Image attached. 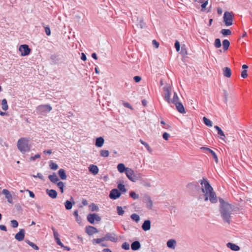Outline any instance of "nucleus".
<instances>
[{
    "label": "nucleus",
    "instance_id": "62",
    "mask_svg": "<svg viewBox=\"0 0 252 252\" xmlns=\"http://www.w3.org/2000/svg\"><path fill=\"white\" fill-rule=\"evenodd\" d=\"M40 157V155L39 154H36L34 156L31 157L30 158L31 160H34L36 158H38Z\"/></svg>",
    "mask_w": 252,
    "mask_h": 252
},
{
    "label": "nucleus",
    "instance_id": "19",
    "mask_svg": "<svg viewBox=\"0 0 252 252\" xmlns=\"http://www.w3.org/2000/svg\"><path fill=\"white\" fill-rule=\"evenodd\" d=\"M142 228L144 231H148L151 228V221L150 220H146L142 225Z\"/></svg>",
    "mask_w": 252,
    "mask_h": 252
},
{
    "label": "nucleus",
    "instance_id": "22",
    "mask_svg": "<svg viewBox=\"0 0 252 252\" xmlns=\"http://www.w3.org/2000/svg\"><path fill=\"white\" fill-rule=\"evenodd\" d=\"M203 148L204 149H205L206 151H208L210 154H211V155L212 156L213 158L214 159L215 161L217 163L218 162V157H217L216 154L215 153V152L214 151H213L211 149H210L209 148H207V147H203Z\"/></svg>",
    "mask_w": 252,
    "mask_h": 252
},
{
    "label": "nucleus",
    "instance_id": "28",
    "mask_svg": "<svg viewBox=\"0 0 252 252\" xmlns=\"http://www.w3.org/2000/svg\"><path fill=\"white\" fill-rule=\"evenodd\" d=\"M127 167H126L125 165L123 163H119L117 166V169L118 170L120 173H124L125 172V173L126 172Z\"/></svg>",
    "mask_w": 252,
    "mask_h": 252
},
{
    "label": "nucleus",
    "instance_id": "52",
    "mask_svg": "<svg viewBox=\"0 0 252 252\" xmlns=\"http://www.w3.org/2000/svg\"><path fill=\"white\" fill-rule=\"evenodd\" d=\"M50 167L52 170H56L58 168V165L56 163L51 162L50 164Z\"/></svg>",
    "mask_w": 252,
    "mask_h": 252
},
{
    "label": "nucleus",
    "instance_id": "35",
    "mask_svg": "<svg viewBox=\"0 0 252 252\" xmlns=\"http://www.w3.org/2000/svg\"><path fill=\"white\" fill-rule=\"evenodd\" d=\"M220 33L223 36H227L231 34V31L229 29H222L220 31Z\"/></svg>",
    "mask_w": 252,
    "mask_h": 252
},
{
    "label": "nucleus",
    "instance_id": "48",
    "mask_svg": "<svg viewBox=\"0 0 252 252\" xmlns=\"http://www.w3.org/2000/svg\"><path fill=\"white\" fill-rule=\"evenodd\" d=\"M137 25L141 28L143 29L146 27V24L143 21V19H140L139 22L138 23Z\"/></svg>",
    "mask_w": 252,
    "mask_h": 252
},
{
    "label": "nucleus",
    "instance_id": "24",
    "mask_svg": "<svg viewBox=\"0 0 252 252\" xmlns=\"http://www.w3.org/2000/svg\"><path fill=\"white\" fill-rule=\"evenodd\" d=\"M89 171L94 175H96L98 173V168L94 165H90L89 167Z\"/></svg>",
    "mask_w": 252,
    "mask_h": 252
},
{
    "label": "nucleus",
    "instance_id": "2",
    "mask_svg": "<svg viewBox=\"0 0 252 252\" xmlns=\"http://www.w3.org/2000/svg\"><path fill=\"white\" fill-rule=\"evenodd\" d=\"M220 203V212L223 221L229 224L231 221L232 215L235 211L234 206L226 202L221 198H219Z\"/></svg>",
    "mask_w": 252,
    "mask_h": 252
},
{
    "label": "nucleus",
    "instance_id": "53",
    "mask_svg": "<svg viewBox=\"0 0 252 252\" xmlns=\"http://www.w3.org/2000/svg\"><path fill=\"white\" fill-rule=\"evenodd\" d=\"M241 76L243 78H246L248 77L247 70L243 69L241 72Z\"/></svg>",
    "mask_w": 252,
    "mask_h": 252
},
{
    "label": "nucleus",
    "instance_id": "5",
    "mask_svg": "<svg viewBox=\"0 0 252 252\" xmlns=\"http://www.w3.org/2000/svg\"><path fill=\"white\" fill-rule=\"evenodd\" d=\"M52 110V107L50 104L40 105L36 108L37 113L42 115H44L47 112H49Z\"/></svg>",
    "mask_w": 252,
    "mask_h": 252
},
{
    "label": "nucleus",
    "instance_id": "47",
    "mask_svg": "<svg viewBox=\"0 0 252 252\" xmlns=\"http://www.w3.org/2000/svg\"><path fill=\"white\" fill-rule=\"evenodd\" d=\"M57 186L60 189L61 192L63 193V192L64 184L63 182H59L57 184Z\"/></svg>",
    "mask_w": 252,
    "mask_h": 252
},
{
    "label": "nucleus",
    "instance_id": "49",
    "mask_svg": "<svg viewBox=\"0 0 252 252\" xmlns=\"http://www.w3.org/2000/svg\"><path fill=\"white\" fill-rule=\"evenodd\" d=\"M215 46L216 48H218L221 47V42H220V39H219V38L216 39L215 41Z\"/></svg>",
    "mask_w": 252,
    "mask_h": 252
},
{
    "label": "nucleus",
    "instance_id": "10",
    "mask_svg": "<svg viewBox=\"0 0 252 252\" xmlns=\"http://www.w3.org/2000/svg\"><path fill=\"white\" fill-rule=\"evenodd\" d=\"M143 202L146 204L147 208L152 209L153 207V201L149 195L148 194H144L142 198Z\"/></svg>",
    "mask_w": 252,
    "mask_h": 252
},
{
    "label": "nucleus",
    "instance_id": "57",
    "mask_svg": "<svg viewBox=\"0 0 252 252\" xmlns=\"http://www.w3.org/2000/svg\"><path fill=\"white\" fill-rule=\"evenodd\" d=\"M152 44L153 46L156 48H158L159 47V43L155 39L152 41Z\"/></svg>",
    "mask_w": 252,
    "mask_h": 252
},
{
    "label": "nucleus",
    "instance_id": "9",
    "mask_svg": "<svg viewBox=\"0 0 252 252\" xmlns=\"http://www.w3.org/2000/svg\"><path fill=\"white\" fill-rule=\"evenodd\" d=\"M19 51L23 56L29 55L31 51L29 46L27 44H23L20 46Z\"/></svg>",
    "mask_w": 252,
    "mask_h": 252
},
{
    "label": "nucleus",
    "instance_id": "56",
    "mask_svg": "<svg viewBox=\"0 0 252 252\" xmlns=\"http://www.w3.org/2000/svg\"><path fill=\"white\" fill-rule=\"evenodd\" d=\"M169 137H170L169 134H168L167 132H164L162 134V137L165 140H168Z\"/></svg>",
    "mask_w": 252,
    "mask_h": 252
},
{
    "label": "nucleus",
    "instance_id": "30",
    "mask_svg": "<svg viewBox=\"0 0 252 252\" xmlns=\"http://www.w3.org/2000/svg\"><path fill=\"white\" fill-rule=\"evenodd\" d=\"M214 128L217 130L218 134L220 135V136H222V137H220V138L222 140H224V137H225V135L224 134V132L221 130V129L218 126H214Z\"/></svg>",
    "mask_w": 252,
    "mask_h": 252
},
{
    "label": "nucleus",
    "instance_id": "27",
    "mask_svg": "<svg viewBox=\"0 0 252 252\" xmlns=\"http://www.w3.org/2000/svg\"><path fill=\"white\" fill-rule=\"evenodd\" d=\"M48 178L51 182L54 184L57 183V182L59 180L57 175L55 173H54L52 175H50L48 176Z\"/></svg>",
    "mask_w": 252,
    "mask_h": 252
},
{
    "label": "nucleus",
    "instance_id": "7",
    "mask_svg": "<svg viewBox=\"0 0 252 252\" xmlns=\"http://www.w3.org/2000/svg\"><path fill=\"white\" fill-rule=\"evenodd\" d=\"M223 21L226 26H229L233 24V15L232 13L226 11L224 13Z\"/></svg>",
    "mask_w": 252,
    "mask_h": 252
},
{
    "label": "nucleus",
    "instance_id": "46",
    "mask_svg": "<svg viewBox=\"0 0 252 252\" xmlns=\"http://www.w3.org/2000/svg\"><path fill=\"white\" fill-rule=\"evenodd\" d=\"M118 188L120 191L123 192H125L126 191L125 186L122 184H119L118 185Z\"/></svg>",
    "mask_w": 252,
    "mask_h": 252
},
{
    "label": "nucleus",
    "instance_id": "29",
    "mask_svg": "<svg viewBox=\"0 0 252 252\" xmlns=\"http://www.w3.org/2000/svg\"><path fill=\"white\" fill-rule=\"evenodd\" d=\"M58 174L62 180H65L66 179V175L64 169H60L58 171Z\"/></svg>",
    "mask_w": 252,
    "mask_h": 252
},
{
    "label": "nucleus",
    "instance_id": "13",
    "mask_svg": "<svg viewBox=\"0 0 252 252\" xmlns=\"http://www.w3.org/2000/svg\"><path fill=\"white\" fill-rule=\"evenodd\" d=\"M121 192L117 189H114L111 190L109 194V197L112 199H116L120 197Z\"/></svg>",
    "mask_w": 252,
    "mask_h": 252
},
{
    "label": "nucleus",
    "instance_id": "23",
    "mask_svg": "<svg viewBox=\"0 0 252 252\" xmlns=\"http://www.w3.org/2000/svg\"><path fill=\"white\" fill-rule=\"evenodd\" d=\"M141 247V244L138 241H134L131 245V249L133 251H136L139 250Z\"/></svg>",
    "mask_w": 252,
    "mask_h": 252
},
{
    "label": "nucleus",
    "instance_id": "17",
    "mask_svg": "<svg viewBox=\"0 0 252 252\" xmlns=\"http://www.w3.org/2000/svg\"><path fill=\"white\" fill-rule=\"evenodd\" d=\"M222 73L224 77L230 78L231 76V70L228 67H225L222 68Z\"/></svg>",
    "mask_w": 252,
    "mask_h": 252
},
{
    "label": "nucleus",
    "instance_id": "50",
    "mask_svg": "<svg viewBox=\"0 0 252 252\" xmlns=\"http://www.w3.org/2000/svg\"><path fill=\"white\" fill-rule=\"evenodd\" d=\"M122 249L125 250H128L129 249V244L127 242L124 243L122 245Z\"/></svg>",
    "mask_w": 252,
    "mask_h": 252
},
{
    "label": "nucleus",
    "instance_id": "26",
    "mask_svg": "<svg viewBox=\"0 0 252 252\" xmlns=\"http://www.w3.org/2000/svg\"><path fill=\"white\" fill-rule=\"evenodd\" d=\"M227 247L230 249L231 250L234 251H238L240 250V247L233 243H228L227 244Z\"/></svg>",
    "mask_w": 252,
    "mask_h": 252
},
{
    "label": "nucleus",
    "instance_id": "61",
    "mask_svg": "<svg viewBox=\"0 0 252 252\" xmlns=\"http://www.w3.org/2000/svg\"><path fill=\"white\" fill-rule=\"evenodd\" d=\"M223 94H224V101L225 103H226L227 101V96H228V93L226 91L224 90L223 91Z\"/></svg>",
    "mask_w": 252,
    "mask_h": 252
},
{
    "label": "nucleus",
    "instance_id": "51",
    "mask_svg": "<svg viewBox=\"0 0 252 252\" xmlns=\"http://www.w3.org/2000/svg\"><path fill=\"white\" fill-rule=\"evenodd\" d=\"M11 224L12 227L16 228L18 226V222L16 220H11Z\"/></svg>",
    "mask_w": 252,
    "mask_h": 252
},
{
    "label": "nucleus",
    "instance_id": "41",
    "mask_svg": "<svg viewBox=\"0 0 252 252\" xmlns=\"http://www.w3.org/2000/svg\"><path fill=\"white\" fill-rule=\"evenodd\" d=\"M130 218L133 220L136 221V222H138L140 220L139 216L137 214L135 213L132 214L130 216Z\"/></svg>",
    "mask_w": 252,
    "mask_h": 252
},
{
    "label": "nucleus",
    "instance_id": "1",
    "mask_svg": "<svg viewBox=\"0 0 252 252\" xmlns=\"http://www.w3.org/2000/svg\"><path fill=\"white\" fill-rule=\"evenodd\" d=\"M199 182L201 185V189L203 194L199 195L197 198L198 200L204 199L205 201L209 200L212 203L217 202L218 199L216 193L207 179L206 178H203L202 180L199 181Z\"/></svg>",
    "mask_w": 252,
    "mask_h": 252
},
{
    "label": "nucleus",
    "instance_id": "20",
    "mask_svg": "<svg viewBox=\"0 0 252 252\" xmlns=\"http://www.w3.org/2000/svg\"><path fill=\"white\" fill-rule=\"evenodd\" d=\"M47 194L52 198H56L57 196V192L54 189H46Z\"/></svg>",
    "mask_w": 252,
    "mask_h": 252
},
{
    "label": "nucleus",
    "instance_id": "43",
    "mask_svg": "<svg viewBox=\"0 0 252 252\" xmlns=\"http://www.w3.org/2000/svg\"><path fill=\"white\" fill-rule=\"evenodd\" d=\"M104 239V237H102L101 238L94 239L93 240L92 242L94 244L95 243H96V244H98L100 245V244L102 242L105 241V240Z\"/></svg>",
    "mask_w": 252,
    "mask_h": 252
},
{
    "label": "nucleus",
    "instance_id": "15",
    "mask_svg": "<svg viewBox=\"0 0 252 252\" xmlns=\"http://www.w3.org/2000/svg\"><path fill=\"white\" fill-rule=\"evenodd\" d=\"M25 232L24 229H20L19 232L15 235V238L19 241H23L25 237Z\"/></svg>",
    "mask_w": 252,
    "mask_h": 252
},
{
    "label": "nucleus",
    "instance_id": "33",
    "mask_svg": "<svg viewBox=\"0 0 252 252\" xmlns=\"http://www.w3.org/2000/svg\"><path fill=\"white\" fill-rule=\"evenodd\" d=\"M230 42L227 39H224L222 41L223 48L225 51H227L229 47Z\"/></svg>",
    "mask_w": 252,
    "mask_h": 252
},
{
    "label": "nucleus",
    "instance_id": "54",
    "mask_svg": "<svg viewBox=\"0 0 252 252\" xmlns=\"http://www.w3.org/2000/svg\"><path fill=\"white\" fill-rule=\"evenodd\" d=\"M32 177H34V178L37 177V178H39L40 179H41V180H43V181L44 180L43 176L42 175V174H41L40 173H37V175H33Z\"/></svg>",
    "mask_w": 252,
    "mask_h": 252
},
{
    "label": "nucleus",
    "instance_id": "18",
    "mask_svg": "<svg viewBox=\"0 0 252 252\" xmlns=\"http://www.w3.org/2000/svg\"><path fill=\"white\" fill-rule=\"evenodd\" d=\"M178 111L181 113H185V110L184 107L181 102H178L174 103Z\"/></svg>",
    "mask_w": 252,
    "mask_h": 252
},
{
    "label": "nucleus",
    "instance_id": "12",
    "mask_svg": "<svg viewBox=\"0 0 252 252\" xmlns=\"http://www.w3.org/2000/svg\"><path fill=\"white\" fill-rule=\"evenodd\" d=\"M105 241H110L112 242H117L118 238L114 233H107L104 237Z\"/></svg>",
    "mask_w": 252,
    "mask_h": 252
},
{
    "label": "nucleus",
    "instance_id": "55",
    "mask_svg": "<svg viewBox=\"0 0 252 252\" xmlns=\"http://www.w3.org/2000/svg\"><path fill=\"white\" fill-rule=\"evenodd\" d=\"M175 47L177 50V51H179L180 49V44L178 40H176L175 43Z\"/></svg>",
    "mask_w": 252,
    "mask_h": 252
},
{
    "label": "nucleus",
    "instance_id": "14",
    "mask_svg": "<svg viewBox=\"0 0 252 252\" xmlns=\"http://www.w3.org/2000/svg\"><path fill=\"white\" fill-rule=\"evenodd\" d=\"M2 193L4 195H5V198L7 199V201L9 203H13V198L11 194L10 191L7 190V189H3L2 190Z\"/></svg>",
    "mask_w": 252,
    "mask_h": 252
},
{
    "label": "nucleus",
    "instance_id": "11",
    "mask_svg": "<svg viewBox=\"0 0 252 252\" xmlns=\"http://www.w3.org/2000/svg\"><path fill=\"white\" fill-rule=\"evenodd\" d=\"M101 218L97 214L94 213V214H90L87 216V220L89 222L92 224H93L94 222V220H96L97 221H99L101 220Z\"/></svg>",
    "mask_w": 252,
    "mask_h": 252
},
{
    "label": "nucleus",
    "instance_id": "25",
    "mask_svg": "<svg viewBox=\"0 0 252 252\" xmlns=\"http://www.w3.org/2000/svg\"><path fill=\"white\" fill-rule=\"evenodd\" d=\"M104 140L102 137H99L96 139L95 145L97 147H101L104 144Z\"/></svg>",
    "mask_w": 252,
    "mask_h": 252
},
{
    "label": "nucleus",
    "instance_id": "40",
    "mask_svg": "<svg viewBox=\"0 0 252 252\" xmlns=\"http://www.w3.org/2000/svg\"><path fill=\"white\" fill-rule=\"evenodd\" d=\"M203 122L204 124L208 126H212V122L211 120L208 119V118H206L205 117H204L203 118Z\"/></svg>",
    "mask_w": 252,
    "mask_h": 252
},
{
    "label": "nucleus",
    "instance_id": "39",
    "mask_svg": "<svg viewBox=\"0 0 252 252\" xmlns=\"http://www.w3.org/2000/svg\"><path fill=\"white\" fill-rule=\"evenodd\" d=\"M26 242L31 247H32L34 250H39V248L37 246H36L35 244L31 242L30 241L28 240H26Z\"/></svg>",
    "mask_w": 252,
    "mask_h": 252
},
{
    "label": "nucleus",
    "instance_id": "38",
    "mask_svg": "<svg viewBox=\"0 0 252 252\" xmlns=\"http://www.w3.org/2000/svg\"><path fill=\"white\" fill-rule=\"evenodd\" d=\"M179 98L178 96L177 93L176 92H174L173 98L172 99H171V103L174 104L175 103L179 102Z\"/></svg>",
    "mask_w": 252,
    "mask_h": 252
},
{
    "label": "nucleus",
    "instance_id": "37",
    "mask_svg": "<svg viewBox=\"0 0 252 252\" xmlns=\"http://www.w3.org/2000/svg\"><path fill=\"white\" fill-rule=\"evenodd\" d=\"M140 142L142 145H143L145 147V148L150 153L152 152V150L147 143L145 142L142 139H140Z\"/></svg>",
    "mask_w": 252,
    "mask_h": 252
},
{
    "label": "nucleus",
    "instance_id": "3",
    "mask_svg": "<svg viewBox=\"0 0 252 252\" xmlns=\"http://www.w3.org/2000/svg\"><path fill=\"white\" fill-rule=\"evenodd\" d=\"M29 139L26 137H22L18 140L17 142V147L19 151L23 154L30 151L31 147L29 144Z\"/></svg>",
    "mask_w": 252,
    "mask_h": 252
},
{
    "label": "nucleus",
    "instance_id": "58",
    "mask_svg": "<svg viewBox=\"0 0 252 252\" xmlns=\"http://www.w3.org/2000/svg\"><path fill=\"white\" fill-rule=\"evenodd\" d=\"M45 32L47 35H50L51 34V31L50 29L48 27H46L45 28Z\"/></svg>",
    "mask_w": 252,
    "mask_h": 252
},
{
    "label": "nucleus",
    "instance_id": "42",
    "mask_svg": "<svg viewBox=\"0 0 252 252\" xmlns=\"http://www.w3.org/2000/svg\"><path fill=\"white\" fill-rule=\"evenodd\" d=\"M52 230H53V235L55 240H56L57 239H60L59 234L54 227H52Z\"/></svg>",
    "mask_w": 252,
    "mask_h": 252
},
{
    "label": "nucleus",
    "instance_id": "64",
    "mask_svg": "<svg viewBox=\"0 0 252 252\" xmlns=\"http://www.w3.org/2000/svg\"><path fill=\"white\" fill-rule=\"evenodd\" d=\"M81 59L83 61H86L87 60V57L85 54L84 53H81Z\"/></svg>",
    "mask_w": 252,
    "mask_h": 252
},
{
    "label": "nucleus",
    "instance_id": "16",
    "mask_svg": "<svg viewBox=\"0 0 252 252\" xmlns=\"http://www.w3.org/2000/svg\"><path fill=\"white\" fill-rule=\"evenodd\" d=\"M98 230L92 226H88L86 227V232L89 235L97 233Z\"/></svg>",
    "mask_w": 252,
    "mask_h": 252
},
{
    "label": "nucleus",
    "instance_id": "21",
    "mask_svg": "<svg viewBox=\"0 0 252 252\" xmlns=\"http://www.w3.org/2000/svg\"><path fill=\"white\" fill-rule=\"evenodd\" d=\"M70 200L72 201V202H71L70 201L66 200L64 203L65 207L66 210L71 209L72 207L73 204L75 203L72 197H71Z\"/></svg>",
    "mask_w": 252,
    "mask_h": 252
},
{
    "label": "nucleus",
    "instance_id": "8",
    "mask_svg": "<svg viewBox=\"0 0 252 252\" xmlns=\"http://www.w3.org/2000/svg\"><path fill=\"white\" fill-rule=\"evenodd\" d=\"M163 90L164 92V98L168 103H171L170 94H171V87L167 85L163 88Z\"/></svg>",
    "mask_w": 252,
    "mask_h": 252
},
{
    "label": "nucleus",
    "instance_id": "36",
    "mask_svg": "<svg viewBox=\"0 0 252 252\" xmlns=\"http://www.w3.org/2000/svg\"><path fill=\"white\" fill-rule=\"evenodd\" d=\"M129 196L134 200L138 199L139 198V194L133 191L129 192Z\"/></svg>",
    "mask_w": 252,
    "mask_h": 252
},
{
    "label": "nucleus",
    "instance_id": "6",
    "mask_svg": "<svg viewBox=\"0 0 252 252\" xmlns=\"http://www.w3.org/2000/svg\"><path fill=\"white\" fill-rule=\"evenodd\" d=\"M187 188L192 195H194L196 192L199 191L200 188L197 183H190L188 184Z\"/></svg>",
    "mask_w": 252,
    "mask_h": 252
},
{
    "label": "nucleus",
    "instance_id": "34",
    "mask_svg": "<svg viewBox=\"0 0 252 252\" xmlns=\"http://www.w3.org/2000/svg\"><path fill=\"white\" fill-rule=\"evenodd\" d=\"M100 155L102 157L106 158L109 155V152L108 150H101L100 151Z\"/></svg>",
    "mask_w": 252,
    "mask_h": 252
},
{
    "label": "nucleus",
    "instance_id": "4",
    "mask_svg": "<svg viewBox=\"0 0 252 252\" xmlns=\"http://www.w3.org/2000/svg\"><path fill=\"white\" fill-rule=\"evenodd\" d=\"M126 174L128 179L133 182H135L141 178L139 173H134V171L129 168H127Z\"/></svg>",
    "mask_w": 252,
    "mask_h": 252
},
{
    "label": "nucleus",
    "instance_id": "31",
    "mask_svg": "<svg viewBox=\"0 0 252 252\" xmlns=\"http://www.w3.org/2000/svg\"><path fill=\"white\" fill-rule=\"evenodd\" d=\"M176 242L175 240L173 239H170L168 240L167 242V246L171 249H175V244H176Z\"/></svg>",
    "mask_w": 252,
    "mask_h": 252
},
{
    "label": "nucleus",
    "instance_id": "44",
    "mask_svg": "<svg viewBox=\"0 0 252 252\" xmlns=\"http://www.w3.org/2000/svg\"><path fill=\"white\" fill-rule=\"evenodd\" d=\"M117 213L119 216H123L125 213L122 207L117 206Z\"/></svg>",
    "mask_w": 252,
    "mask_h": 252
},
{
    "label": "nucleus",
    "instance_id": "60",
    "mask_svg": "<svg viewBox=\"0 0 252 252\" xmlns=\"http://www.w3.org/2000/svg\"><path fill=\"white\" fill-rule=\"evenodd\" d=\"M133 79L135 82L138 83L141 81V78L139 76H135L134 77Z\"/></svg>",
    "mask_w": 252,
    "mask_h": 252
},
{
    "label": "nucleus",
    "instance_id": "45",
    "mask_svg": "<svg viewBox=\"0 0 252 252\" xmlns=\"http://www.w3.org/2000/svg\"><path fill=\"white\" fill-rule=\"evenodd\" d=\"M90 208L92 211H98L99 210L98 207L94 203H92L90 205Z\"/></svg>",
    "mask_w": 252,
    "mask_h": 252
},
{
    "label": "nucleus",
    "instance_id": "63",
    "mask_svg": "<svg viewBox=\"0 0 252 252\" xmlns=\"http://www.w3.org/2000/svg\"><path fill=\"white\" fill-rule=\"evenodd\" d=\"M55 241L58 245L60 246L61 247H63V244L61 241L60 239H57Z\"/></svg>",
    "mask_w": 252,
    "mask_h": 252
},
{
    "label": "nucleus",
    "instance_id": "59",
    "mask_svg": "<svg viewBox=\"0 0 252 252\" xmlns=\"http://www.w3.org/2000/svg\"><path fill=\"white\" fill-rule=\"evenodd\" d=\"M123 105L125 107H126V108H129L130 109H132V107H131V105L128 103V102H124L123 103Z\"/></svg>",
    "mask_w": 252,
    "mask_h": 252
},
{
    "label": "nucleus",
    "instance_id": "32",
    "mask_svg": "<svg viewBox=\"0 0 252 252\" xmlns=\"http://www.w3.org/2000/svg\"><path fill=\"white\" fill-rule=\"evenodd\" d=\"M1 108L3 110L7 111L8 109L7 100L5 98L3 99L1 101Z\"/></svg>",
    "mask_w": 252,
    "mask_h": 252
}]
</instances>
